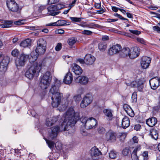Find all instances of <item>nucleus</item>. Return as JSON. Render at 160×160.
Segmentation results:
<instances>
[{
    "instance_id": "f257e3e1",
    "label": "nucleus",
    "mask_w": 160,
    "mask_h": 160,
    "mask_svg": "<svg viewBox=\"0 0 160 160\" xmlns=\"http://www.w3.org/2000/svg\"><path fill=\"white\" fill-rule=\"evenodd\" d=\"M63 122L60 127L58 126L50 128L49 132V138L53 139L56 137L59 131H65L72 128L77 121L79 119V113H75L72 108H70L66 112L64 117Z\"/></svg>"
},
{
    "instance_id": "f03ea898",
    "label": "nucleus",
    "mask_w": 160,
    "mask_h": 160,
    "mask_svg": "<svg viewBox=\"0 0 160 160\" xmlns=\"http://www.w3.org/2000/svg\"><path fill=\"white\" fill-rule=\"evenodd\" d=\"M40 65L36 62L29 65L28 68L25 73V76L29 79H32L37 75L40 71Z\"/></svg>"
},
{
    "instance_id": "7ed1b4c3",
    "label": "nucleus",
    "mask_w": 160,
    "mask_h": 160,
    "mask_svg": "<svg viewBox=\"0 0 160 160\" xmlns=\"http://www.w3.org/2000/svg\"><path fill=\"white\" fill-rule=\"evenodd\" d=\"M80 120L84 124L85 127L87 129H92L97 123L96 120L93 118L82 117L80 118Z\"/></svg>"
},
{
    "instance_id": "20e7f679",
    "label": "nucleus",
    "mask_w": 160,
    "mask_h": 160,
    "mask_svg": "<svg viewBox=\"0 0 160 160\" xmlns=\"http://www.w3.org/2000/svg\"><path fill=\"white\" fill-rule=\"evenodd\" d=\"M51 80L50 72H47L42 78L40 85L43 89H46L49 86Z\"/></svg>"
},
{
    "instance_id": "39448f33",
    "label": "nucleus",
    "mask_w": 160,
    "mask_h": 160,
    "mask_svg": "<svg viewBox=\"0 0 160 160\" xmlns=\"http://www.w3.org/2000/svg\"><path fill=\"white\" fill-rule=\"evenodd\" d=\"M50 96L51 97L52 100L51 102L52 106L53 107H57L61 103V99L62 96V94L60 93H57Z\"/></svg>"
},
{
    "instance_id": "423d86ee",
    "label": "nucleus",
    "mask_w": 160,
    "mask_h": 160,
    "mask_svg": "<svg viewBox=\"0 0 160 160\" xmlns=\"http://www.w3.org/2000/svg\"><path fill=\"white\" fill-rule=\"evenodd\" d=\"M10 61L9 57L4 56L0 63V74H4L7 70V66Z\"/></svg>"
},
{
    "instance_id": "0eeeda50",
    "label": "nucleus",
    "mask_w": 160,
    "mask_h": 160,
    "mask_svg": "<svg viewBox=\"0 0 160 160\" xmlns=\"http://www.w3.org/2000/svg\"><path fill=\"white\" fill-rule=\"evenodd\" d=\"M126 84L128 86L132 87H137L139 91H142L143 87V81L140 79L133 81L132 82H126Z\"/></svg>"
},
{
    "instance_id": "6e6552de",
    "label": "nucleus",
    "mask_w": 160,
    "mask_h": 160,
    "mask_svg": "<svg viewBox=\"0 0 160 160\" xmlns=\"http://www.w3.org/2000/svg\"><path fill=\"white\" fill-rule=\"evenodd\" d=\"M6 3L9 11L13 12L18 11L19 6L14 0H7Z\"/></svg>"
},
{
    "instance_id": "1a4fd4ad",
    "label": "nucleus",
    "mask_w": 160,
    "mask_h": 160,
    "mask_svg": "<svg viewBox=\"0 0 160 160\" xmlns=\"http://www.w3.org/2000/svg\"><path fill=\"white\" fill-rule=\"evenodd\" d=\"M92 101V97L89 94L87 95L83 98L81 104L80 106L82 108H85L88 106Z\"/></svg>"
},
{
    "instance_id": "9d476101",
    "label": "nucleus",
    "mask_w": 160,
    "mask_h": 160,
    "mask_svg": "<svg viewBox=\"0 0 160 160\" xmlns=\"http://www.w3.org/2000/svg\"><path fill=\"white\" fill-rule=\"evenodd\" d=\"M149 83L151 88L155 90L160 85V78L157 77L152 78L150 80Z\"/></svg>"
},
{
    "instance_id": "9b49d317",
    "label": "nucleus",
    "mask_w": 160,
    "mask_h": 160,
    "mask_svg": "<svg viewBox=\"0 0 160 160\" xmlns=\"http://www.w3.org/2000/svg\"><path fill=\"white\" fill-rule=\"evenodd\" d=\"M151 61V58L147 56H143L141 58V64L143 69H146L149 66Z\"/></svg>"
},
{
    "instance_id": "f8f14e48",
    "label": "nucleus",
    "mask_w": 160,
    "mask_h": 160,
    "mask_svg": "<svg viewBox=\"0 0 160 160\" xmlns=\"http://www.w3.org/2000/svg\"><path fill=\"white\" fill-rule=\"evenodd\" d=\"M90 154L92 158L93 159L96 160L97 159L98 156L101 155L102 153L98 148L95 147L91 148Z\"/></svg>"
},
{
    "instance_id": "ddd939ff",
    "label": "nucleus",
    "mask_w": 160,
    "mask_h": 160,
    "mask_svg": "<svg viewBox=\"0 0 160 160\" xmlns=\"http://www.w3.org/2000/svg\"><path fill=\"white\" fill-rule=\"evenodd\" d=\"M70 24V22L69 21L63 20H59L56 22L47 24L46 25L47 26H62L64 25H69Z\"/></svg>"
},
{
    "instance_id": "4468645a",
    "label": "nucleus",
    "mask_w": 160,
    "mask_h": 160,
    "mask_svg": "<svg viewBox=\"0 0 160 160\" xmlns=\"http://www.w3.org/2000/svg\"><path fill=\"white\" fill-rule=\"evenodd\" d=\"M116 138L115 133L112 131H110L106 134V140L110 142H114Z\"/></svg>"
},
{
    "instance_id": "2eb2a0df",
    "label": "nucleus",
    "mask_w": 160,
    "mask_h": 160,
    "mask_svg": "<svg viewBox=\"0 0 160 160\" xmlns=\"http://www.w3.org/2000/svg\"><path fill=\"white\" fill-rule=\"evenodd\" d=\"M85 64L87 65H92L95 62V57L91 54H87L84 57Z\"/></svg>"
},
{
    "instance_id": "dca6fc26",
    "label": "nucleus",
    "mask_w": 160,
    "mask_h": 160,
    "mask_svg": "<svg viewBox=\"0 0 160 160\" xmlns=\"http://www.w3.org/2000/svg\"><path fill=\"white\" fill-rule=\"evenodd\" d=\"M140 49L137 47H135L130 49L129 57L131 59L137 58L139 54Z\"/></svg>"
},
{
    "instance_id": "f3484780",
    "label": "nucleus",
    "mask_w": 160,
    "mask_h": 160,
    "mask_svg": "<svg viewBox=\"0 0 160 160\" xmlns=\"http://www.w3.org/2000/svg\"><path fill=\"white\" fill-rule=\"evenodd\" d=\"M121 49V46L119 44L113 45L108 50V53L110 55L116 54L119 52Z\"/></svg>"
},
{
    "instance_id": "a211bd4d",
    "label": "nucleus",
    "mask_w": 160,
    "mask_h": 160,
    "mask_svg": "<svg viewBox=\"0 0 160 160\" xmlns=\"http://www.w3.org/2000/svg\"><path fill=\"white\" fill-rule=\"evenodd\" d=\"M28 55H22L16 61V64L17 66H23L25 64L26 61L27 59Z\"/></svg>"
},
{
    "instance_id": "6ab92c4d",
    "label": "nucleus",
    "mask_w": 160,
    "mask_h": 160,
    "mask_svg": "<svg viewBox=\"0 0 160 160\" xmlns=\"http://www.w3.org/2000/svg\"><path fill=\"white\" fill-rule=\"evenodd\" d=\"M56 8L54 7V5H52L47 8L48 11V13L51 16H55L58 14L60 12V11H58Z\"/></svg>"
},
{
    "instance_id": "aec40b11",
    "label": "nucleus",
    "mask_w": 160,
    "mask_h": 160,
    "mask_svg": "<svg viewBox=\"0 0 160 160\" xmlns=\"http://www.w3.org/2000/svg\"><path fill=\"white\" fill-rule=\"evenodd\" d=\"M72 70L75 74L77 75H81L82 72L81 68L75 63L72 65Z\"/></svg>"
},
{
    "instance_id": "412c9836",
    "label": "nucleus",
    "mask_w": 160,
    "mask_h": 160,
    "mask_svg": "<svg viewBox=\"0 0 160 160\" xmlns=\"http://www.w3.org/2000/svg\"><path fill=\"white\" fill-rule=\"evenodd\" d=\"M88 78L86 77L81 76L75 79V82L77 83H79L82 84H86L88 82Z\"/></svg>"
},
{
    "instance_id": "4be33fe9",
    "label": "nucleus",
    "mask_w": 160,
    "mask_h": 160,
    "mask_svg": "<svg viewBox=\"0 0 160 160\" xmlns=\"http://www.w3.org/2000/svg\"><path fill=\"white\" fill-rule=\"evenodd\" d=\"M112 112L113 111L109 109H105L103 111L104 115L108 120H111L112 119L113 117Z\"/></svg>"
},
{
    "instance_id": "5701e85b",
    "label": "nucleus",
    "mask_w": 160,
    "mask_h": 160,
    "mask_svg": "<svg viewBox=\"0 0 160 160\" xmlns=\"http://www.w3.org/2000/svg\"><path fill=\"white\" fill-rule=\"evenodd\" d=\"M141 149V146L139 145H138L135 149L133 150L131 155V157L132 160H139V157H138L137 153Z\"/></svg>"
},
{
    "instance_id": "b1692460",
    "label": "nucleus",
    "mask_w": 160,
    "mask_h": 160,
    "mask_svg": "<svg viewBox=\"0 0 160 160\" xmlns=\"http://www.w3.org/2000/svg\"><path fill=\"white\" fill-rule=\"evenodd\" d=\"M58 117H56L47 118L46 122V125L48 127L52 126L58 120Z\"/></svg>"
},
{
    "instance_id": "393cba45",
    "label": "nucleus",
    "mask_w": 160,
    "mask_h": 160,
    "mask_svg": "<svg viewBox=\"0 0 160 160\" xmlns=\"http://www.w3.org/2000/svg\"><path fill=\"white\" fill-rule=\"evenodd\" d=\"M73 78V77L72 74L70 72H68L67 73L65 76L63 81L65 83L69 84L72 82Z\"/></svg>"
},
{
    "instance_id": "a878e982",
    "label": "nucleus",
    "mask_w": 160,
    "mask_h": 160,
    "mask_svg": "<svg viewBox=\"0 0 160 160\" xmlns=\"http://www.w3.org/2000/svg\"><path fill=\"white\" fill-rule=\"evenodd\" d=\"M157 120L155 117H152L147 120L146 123L149 126L152 127L154 126L157 123Z\"/></svg>"
},
{
    "instance_id": "bb28decb",
    "label": "nucleus",
    "mask_w": 160,
    "mask_h": 160,
    "mask_svg": "<svg viewBox=\"0 0 160 160\" xmlns=\"http://www.w3.org/2000/svg\"><path fill=\"white\" fill-rule=\"evenodd\" d=\"M38 55L34 51H33L30 54V56L28 55L29 61L31 63L34 62L37 59Z\"/></svg>"
},
{
    "instance_id": "cd10ccee",
    "label": "nucleus",
    "mask_w": 160,
    "mask_h": 160,
    "mask_svg": "<svg viewBox=\"0 0 160 160\" xmlns=\"http://www.w3.org/2000/svg\"><path fill=\"white\" fill-rule=\"evenodd\" d=\"M130 52V49L126 47L123 48L120 53V56L123 58H125L129 56V53Z\"/></svg>"
},
{
    "instance_id": "c85d7f7f",
    "label": "nucleus",
    "mask_w": 160,
    "mask_h": 160,
    "mask_svg": "<svg viewBox=\"0 0 160 160\" xmlns=\"http://www.w3.org/2000/svg\"><path fill=\"white\" fill-rule=\"evenodd\" d=\"M130 124V121L128 118L125 117L122 120L121 125L122 128L125 129L128 127Z\"/></svg>"
},
{
    "instance_id": "c756f323",
    "label": "nucleus",
    "mask_w": 160,
    "mask_h": 160,
    "mask_svg": "<svg viewBox=\"0 0 160 160\" xmlns=\"http://www.w3.org/2000/svg\"><path fill=\"white\" fill-rule=\"evenodd\" d=\"M46 49V46L44 47V46L37 45V48L34 52H36L38 55L42 54L45 52Z\"/></svg>"
},
{
    "instance_id": "7c9ffc66",
    "label": "nucleus",
    "mask_w": 160,
    "mask_h": 160,
    "mask_svg": "<svg viewBox=\"0 0 160 160\" xmlns=\"http://www.w3.org/2000/svg\"><path fill=\"white\" fill-rule=\"evenodd\" d=\"M149 135L152 138L155 140L157 139L158 138V131L155 129L153 128L150 130Z\"/></svg>"
},
{
    "instance_id": "2f4dec72",
    "label": "nucleus",
    "mask_w": 160,
    "mask_h": 160,
    "mask_svg": "<svg viewBox=\"0 0 160 160\" xmlns=\"http://www.w3.org/2000/svg\"><path fill=\"white\" fill-rule=\"evenodd\" d=\"M59 88L58 86L54 85L52 86L49 91V94L50 95H53L57 93H60L59 92Z\"/></svg>"
},
{
    "instance_id": "473e14b6",
    "label": "nucleus",
    "mask_w": 160,
    "mask_h": 160,
    "mask_svg": "<svg viewBox=\"0 0 160 160\" xmlns=\"http://www.w3.org/2000/svg\"><path fill=\"white\" fill-rule=\"evenodd\" d=\"M31 44V40L29 39H27L22 41L20 44V46L21 47L25 48L30 45Z\"/></svg>"
},
{
    "instance_id": "72a5a7b5",
    "label": "nucleus",
    "mask_w": 160,
    "mask_h": 160,
    "mask_svg": "<svg viewBox=\"0 0 160 160\" xmlns=\"http://www.w3.org/2000/svg\"><path fill=\"white\" fill-rule=\"evenodd\" d=\"M118 155V152L113 150L111 151L109 153V157L112 159L116 158Z\"/></svg>"
},
{
    "instance_id": "f704fd0d",
    "label": "nucleus",
    "mask_w": 160,
    "mask_h": 160,
    "mask_svg": "<svg viewBox=\"0 0 160 160\" xmlns=\"http://www.w3.org/2000/svg\"><path fill=\"white\" fill-rule=\"evenodd\" d=\"M140 160H147L148 159V152H144L142 154L139 156Z\"/></svg>"
},
{
    "instance_id": "c9c22d12",
    "label": "nucleus",
    "mask_w": 160,
    "mask_h": 160,
    "mask_svg": "<svg viewBox=\"0 0 160 160\" xmlns=\"http://www.w3.org/2000/svg\"><path fill=\"white\" fill-rule=\"evenodd\" d=\"M37 45L44 46H44H46V41L42 38H40L37 41Z\"/></svg>"
},
{
    "instance_id": "e433bc0d",
    "label": "nucleus",
    "mask_w": 160,
    "mask_h": 160,
    "mask_svg": "<svg viewBox=\"0 0 160 160\" xmlns=\"http://www.w3.org/2000/svg\"><path fill=\"white\" fill-rule=\"evenodd\" d=\"M98 48L102 52L104 51L107 47V44L101 42L98 45Z\"/></svg>"
},
{
    "instance_id": "4c0bfd02",
    "label": "nucleus",
    "mask_w": 160,
    "mask_h": 160,
    "mask_svg": "<svg viewBox=\"0 0 160 160\" xmlns=\"http://www.w3.org/2000/svg\"><path fill=\"white\" fill-rule=\"evenodd\" d=\"M76 40L74 38H71L68 39V42L69 45L72 46L76 42Z\"/></svg>"
},
{
    "instance_id": "58836bf2",
    "label": "nucleus",
    "mask_w": 160,
    "mask_h": 160,
    "mask_svg": "<svg viewBox=\"0 0 160 160\" xmlns=\"http://www.w3.org/2000/svg\"><path fill=\"white\" fill-rule=\"evenodd\" d=\"M46 141L48 147L51 149H52L55 144L54 142L52 141L48 140L47 139H46Z\"/></svg>"
},
{
    "instance_id": "ea45409f",
    "label": "nucleus",
    "mask_w": 160,
    "mask_h": 160,
    "mask_svg": "<svg viewBox=\"0 0 160 160\" xmlns=\"http://www.w3.org/2000/svg\"><path fill=\"white\" fill-rule=\"evenodd\" d=\"M130 153V151L128 148H126L123 149L122 151V154L125 156L128 155Z\"/></svg>"
},
{
    "instance_id": "a19ab883",
    "label": "nucleus",
    "mask_w": 160,
    "mask_h": 160,
    "mask_svg": "<svg viewBox=\"0 0 160 160\" xmlns=\"http://www.w3.org/2000/svg\"><path fill=\"white\" fill-rule=\"evenodd\" d=\"M81 95L80 94H77L75 95L73 98V99L76 102H78L81 99Z\"/></svg>"
},
{
    "instance_id": "79ce46f5",
    "label": "nucleus",
    "mask_w": 160,
    "mask_h": 160,
    "mask_svg": "<svg viewBox=\"0 0 160 160\" xmlns=\"http://www.w3.org/2000/svg\"><path fill=\"white\" fill-rule=\"evenodd\" d=\"M88 27L89 28H94L95 27L96 28H99L100 27V25L96 24L93 23H89L88 24H87Z\"/></svg>"
},
{
    "instance_id": "37998d69",
    "label": "nucleus",
    "mask_w": 160,
    "mask_h": 160,
    "mask_svg": "<svg viewBox=\"0 0 160 160\" xmlns=\"http://www.w3.org/2000/svg\"><path fill=\"white\" fill-rule=\"evenodd\" d=\"M132 102L135 103L137 101V93L136 92H134L132 94Z\"/></svg>"
},
{
    "instance_id": "c03bdc74",
    "label": "nucleus",
    "mask_w": 160,
    "mask_h": 160,
    "mask_svg": "<svg viewBox=\"0 0 160 160\" xmlns=\"http://www.w3.org/2000/svg\"><path fill=\"white\" fill-rule=\"evenodd\" d=\"M70 18L73 22H80L82 20V18H79L77 17H70Z\"/></svg>"
},
{
    "instance_id": "a18cd8bd",
    "label": "nucleus",
    "mask_w": 160,
    "mask_h": 160,
    "mask_svg": "<svg viewBox=\"0 0 160 160\" xmlns=\"http://www.w3.org/2000/svg\"><path fill=\"white\" fill-rule=\"evenodd\" d=\"M54 7L56 8V9L58 11H60L59 10L65 7V5L63 4H58L56 5H54Z\"/></svg>"
},
{
    "instance_id": "49530a36",
    "label": "nucleus",
    "mask_w": 160,
    "mask_h": 160,
    "mask_svg": "<svg viewBox=\"0 0 160 160\" xmlns=\"http://www.w3.org/2000/svg\"><path fill=\"white\" fill-rule=\"evenodd\" d=\"M19 53V51L17 49L13 50L11 52L12 55L14 57H16L18 56Z\"/></svg>"
},
{
    "instance_id": "de8ad7c7",
    "label": "nucleus",
    "mask_w": 160,
    "mask_h": 160,
    "mask_svg": "<svg viewBox=\"0 0 160 160\" xmlns=\"http://www.w3.org/2000/svg\"><path fill=\"white\" fill-rule=\"evenodd\" d=\"M56 148L58 150H60L62 148V144L61 143L59 142H57L55 144Z\"/></svg>"
},
{
    "instance_id": "09e8293b",
    "label": "nucleus",
    "mask_w": 160,
    "mask_h": 160,
    "mask_svg": "<svg viewBox=\"0 0 160 160\" xmlns=\"http://www.w3.org/2000/svg\"><path fill=\"white\" fill-rule=\"evenodd\" d=\"M126 113L128 115L131 117H133L134 115V112L131 108L129 109L128 110H127Z\"/></svg>"
},
{
    "instance_id": "8fccbe9b",
    "label": "nucleus",
    "mask_w": 160,
    "mask_h": 160,
    "mask_svg": "<svg viewBox=\"0 0 160 160\" xmlns=\"http://www.w3.org/2000/svg\"><path fill=\"white\" fill-rule=\"evenodd\" d=\"M129 31L131 33L138 35L141 33V32L137 30H133L129 29Z\"/></svg>"
},
{
    "instance_id": "3c124183",
    "label": "nucleus",
    "mask_w": 160,
    "mask_h": 160,
    "mask_svg": "<svg viewBox=\"0 0 160 160\" xmlns=\"http://www.w3.org/2000/svg\"><path fill=\"white\" fill-rule=\"evenodd\" d=\"M138 138L136 136H134L132 138V139L130 141V144L132 143L133 144V142L134 143H138Z\"/></svg>"
},
{
    "instance_id": "603ef678",
    "label": "nucleus",
    "mask_w": 160,
    "mask_h": 160,
    "mask_svg": "<svg viewBox=\"0 0 160 160\" xmlns=\"http://www.w3.org/2000/svg\"><path fill=\"white\" fill-rule=\"evenodd\" d=\"M82 33L84 34L91 35L92 34V32L89 30H84L82 31Z\"/></svg>"
},
{
    "instance_id": "864d4df0",
    "label": "nucleus",
    "mask_w": 160,
    "mask_h": 160,
    "mask_svg": "<svg viewBox=\"0 0 160 160\" xmlns=\"http://www.w3.org/2000/svg\"><path fill=\"white\" fill-rule=\"evenodd\" d=\"M137 40L138 42L144 44L146 43L145 40L143 38H137Z\"/></svg>"
},
{
    "instance_id": "5fc2aeb1",
    "label": "nucleus",
    "mask_w": 160,
    "mask_h": 160,
    "mask_svg": "<svg viewBox=\"0 0 160 160\" xmlns=\"http://www.w3.org/2000/svg\"><path fill=\"white\" fill-rule=\"evenodd\" d=\"M24 21L23 20H19L15 21L14 22V23L18 25H20L23 24L24 23Z\"/></svg>"
},
{
    "instance_id": "6e6d98bb",
    "label": "nucleus",
    "mask_w": 160,
    "mask_h": 160,
    "mask_svg": "<svg viewBox=\"0 0 160 160\" xmlns=\"http://www.w3.org/2000/svg\"><path fill=\"white\" fill-rule=\"evenodd\" d=\"M62 48V44L60 43H58L57 45L56 46L55 49L57 51H59Z\"/></svg>"
},
{
    "instance_id": "4d7b16f0",
    "label": "nucleus",
    "mask_w": 160,
    "mask_h": 160,
    "mask_svg": "<svg viewBox=\"0 0 160 160\" xmlns=\"http://www.w3.org/2000/svg\"><path fill=\"white\" fill-rule=\"evenodd\" d=\"M76 62L77 63L79 62L81 64L85 63V60L83 59L79 58L77 59Z\"/></svg>"
},
{
    "instance_id": "13d9d810",
    "label": "nucleus",
    "mask_w": 160,
    "mask_h": 160,
    "mask_svg": "<svg viewBox=\"0 0 160 160\" xmlns=\"http://www.w3.org/2000/svg\"><path fill=\"white\" fill-rule=\"evenodd\" d=\"M12 22V21H6L4 22V23L6 25V27L8 28L11 27Z\"/></svg>"
},
{
    "instance_id": "bf43d9fd",
    "label": "nucleus",
    "mask_w": 160,
    "mask_h": 160,
    "mask_svg": "<svg viewBox=\"0 0 160 160\" xmlns=\"http://www.w3.org/2000/svg\"><path fill=\"white\" fill-rule=\"evenodd\" d=\"M123 108L124 110L126 112H127V110H128L130 108H131L129 105L127 104H124L123 105Z\"/></svg>"
},
{
    "instance_id": "052dcab7",
    "label": "nucleus",
    "mask_w": 160,
    "mask_h": 160,
    "mask_svg": "<svg viewBox=\"0 0 160 160\" xmlns=\"http://www.w3.org/2000/svg\"><path fill=\"white\" fill-rule=\"evenodd\" d=\"M153 30L156 31L158 33H160V28L158 26H154L153 27Z\"/></svg>"
},
{
    "instance_id": "680f3d73",
    "label": "nucleus",
    "mask_w": 160,
    "mask_h": 160,
    "mask_svg": "<svg viewBox=\"0 0 160 160\" xmlns=\"http://www.w3.org/2000/svg\"><path fill=\"white\" fill-rule=\"evenodd\" d=\"M60 84H61L60 81L58 80H56L54 85H56L57 86H58V87L59 88V87L60 86Z\"/></svg>"
},
{
    "instance_id": "e2e57ef3",
    "label": "nucleus",
    "mask_w": 160,
    "mask_h": 160,
    "mask_svg": "<svg viewBox=\"0 0 160 160\" xmlns=\"http://www.w3.org/2000/svg\"><path fill=\"white\" fill-rule=\"evenodd\" d=\"M59 0H49L48 3L50 4L55 3L59 2Z\"/></svg>"
},
{
    "instance_id": "0e129e2a",
    "label": "nucleus",
    "mask_w": 160,
    "mask_h": 160,
    "mask_svg": "<svg viewBox=\"0 0 160 160\" xmlns=\"http://www.w3.org/2000/svg\"><path fill=\"white\" fill-rule=\"evenodd\" d=\"M141 126L139 124L136 125L135 126L134 129L137 131L138 130L141 128Z\"/></svg>"
},
{
    "instance_id": "69168bd1",
    "label": "nucleus",
    "mask_w": 160,
    "mask_h": 160,
    "mask_svg": "<svg viewBox=\"0 0 160 160\" xmlns=\"http://www.w3.org/2000/svg\"><path fill=\"white\" fill-rule=\"evenodd\" d=\"M112 10L115 12H117L118 10H119L120 8H118L115 6H112Z\"/></svg>"
},
{
    "instance_id": "338daca9",
    "label": "nucleus",
    "mask_w": 160,
    "mask_h": 160,
    "mask_svg": "<svg viewBox=\"0 0 160 160\" xmlns=\"http://www.w3.org/2000/svg\"><path fill=\"white\" fill-rule=\"evenodd\" d=\"M95 7L96 8L99 9L101 7V3H95Z\"/></svg>"
},
{
    "instance_id": "774afa93",
    "label": "nucleus",
    "mask_w": 160,
    "mask_h": 160,
    "mask_svg": "<svg viewBox=\"0 0 160 160\" xmlns=\"http://www.w3.org/2000/svg\"><path fill=\"white\" fill-rule=\"evenodd\" d=\"M57 32L58 33L60 34H62L64 32V31L63 30L61 29H59L58 30Z\"/></svg>"
}]
</instances>
